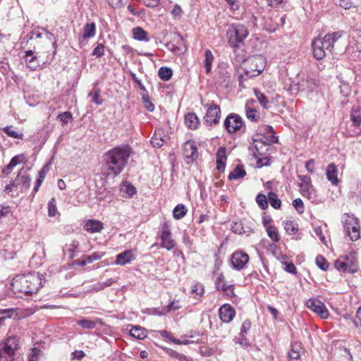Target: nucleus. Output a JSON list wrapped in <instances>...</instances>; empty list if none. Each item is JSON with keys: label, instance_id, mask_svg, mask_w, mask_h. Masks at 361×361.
I'll return each instance as SVG.
<instances>
[{"label": "nucleus", "instance_id": "1", "mask_svg": "<svg viewBox=\"0 0 361 361\" xmlns=\"http://www.w3.org/2000/svg\"><path fill=\"white\" fill-rule=\"evenodd\" d=\"M133 154L129 145L123 144L116 146L103 155L102 173L106 177L115 178L121 174L127 166Z\"/></svg>", "mask_w": 361, "mask_h": 361}, {"label": "nucleus", "instance_id": "2", "mask_svg": "<svg viewBox=\"0 0 361 361\" xmlns=\"http://www.w3.org/2000/svg\"><path fill=\"white\" fill-rule=\"evenodd\" d=\"M249 35L247 27L241 23H233L228 25L226 30V37L229 46L233 49L238 62L245 61L244 51V42Z\"/></svg>", "mask_w": 361, "mask_h": 361}, {"label": "nucleus", "instance_id": "3", "mask_svg": "<svg viewBox=\"0 0 361 361\" xmlns=\"http://www.w3.org/2000/svg\"><path fill=\"white\" fill-rule=\"evenodd\" d=\"M13 290L27 295L36 293L42 287L41 278L39 275L31 274L16 279L12 283Z\"/></svg>", "mask_w": 361, "mask_h": 361}, {"label": "nucleus", "instance_id": "4", "mask_svg": "<svg viewBox=\"0 0 361 361\" xmlns=\"http://www.w3.org/2000/svg\"><path fill=\"white\" fill-rule=\"evenodd\" d=\"M271 143L273 142L262 137L253 139L252 152L254 157L257 159V164L259 168L269 164L268 151Z\"/></svg>", "mask_w": 361, "mask_h": 361}, {"label": "nucleus", "instance_id": "5", "mask_svg": "<svg viewBox=\"0 0 361 361\" xmlns=\"http://www.w3.org/2000/svg\"><path fill=\"white\" fill-rule=\"evenodd\" d=\"M250 62V70L245 69L243 74L238 75L239 86L245 87V80L259 75L264 69L265 59L262 56H255L249 59Z\"/></svg>", "mask_w": 361, "mask_h": 361}, {"label": "nucleus", "instance_id": "6", "mask_svg": "<svg viewBox=\"0 0 361 361\" xmlns=\"http://www.w3.org/2000/svg\"><path fill=\"white\" fill-rule=\"evenodd\" d=\"M18 348L17 336H8L0 343V361H14L16 351Z\"/></svg>", "mask_w": 361, "mask_h": 361}, {"label": "nucleus", "instance_id": "7", "mask_svg": "<svg viewBox=\"0 0 361 361\" xmlns=\"http://www.w3.org/2000/svg\"><path fill=\"white\" fill-rule=\"evenodd\" d=\"M343 227L345 233L352 241H356L360 238V227L357 218L348 216L345 221Z\"/></svg>", "mask_w": 361, "mask_h": 361}, {"label": "nucleus", "instance_id": "8", "mask_svg": "<svg viewBox=\"0 0 361 361\" xmlns=\"http://www.w3.org/2000/svg\"><path fill=\"white\" fill-rule=\"evenodd\" d=\"M243 125L244 121L242 117L234 113L228 115L224 122L225 129L230 134L240 130Z\"/></svg>", "mask_w": 361, "mask_h": 361}, {"label": "nucleus", "instance_id": "9", "mask_svg": "<svg viewBox=\"0 0 361 361\" xmlns=\"http://www.w3.org/2000/svg\"><path fill=\"white\" fill-rule=\"evenodd\" d=\"M161 232L160 245L167 250H171L175 247L176 242L172 238V233L170 231V224L169 221H164L162 224Z\"/></svg>", "mask_w": 361, "mask_h": 361}, {"label": "nucleus", "instance_id": "10", "mask_svg": "<svg viewBox=\"0 0 361 361\" xmlns=\"http://www.w3.org/2000/svg\"><path fill=\"white\" fill-rule=\"evenodd\" d=\"M307 308L318 314L322 319H326L329 314L324 302L316 298H310L307 300Z\"/></svg>", "mask_w": 361, "mask_h": 361}, {"label": "nucleus", "instance_id": "11", "mask_svg": "<svg viewBox=\"0 0 361 361\" xmlns=\"http://www.w3.org/2000/svg\"><path fill=\"white\" fill-rule=\"evenodd\" d=\"M221 118L220 106L212 102L208 107L207 113L204 117V122L208 126L216 125L219 123Z\"/></svg>", "mask_w": 361, "mask_h": 361}, {"label": "nucleus", "instance_id": "12", "mask_svg": "<svg viewBox=\"0 0 361 361\" xmlns=\"http://www.w3.org/2000/svg\"><path fill=\"white\" fill-rule=\"evenodd\" d=\"M183 153L187 164L192 163L198 157L197 148L195 142L188 140L183 145Z\"/></svg>", "mask_w": 361, "mask_h": 361}, {"label": "nucleus", "instance_id": "13", "mask_svg": "<svg viewBox=\"0 0 361 361\" xmlns=\"http://www.w3.org/2000/svg\"><path fill=\"white\" fill-rule=\"evenodd\" d=\"M286 23V16H274L273 18H268L264 23V28L269 32H274L281 27H283Z\"/></svg>", "mask_w": 361, "mask_h": 361}, {"label": "nucleus", "instance_id": "14", "mask_svg": "<svg viewBox=\"0 0 361 361\" xmlns=\"http://www.w3.org/2000/svg\"><path fill=\"white\" fill-rule=\"evenodd\" d=\"M31 178L22 169L18 173L16 179L6 187V190L11 191L13 188L22 185L25 188L30 186Z\"/></svg>", "mask_w": 361, "mask_h": 361}, {"label": "nucleus", "instance_id": "15", "mask_svg": "<svg viewBox=\"0 0 361 361\" xmlns=\"http://www.w3.org/2000/svg\"><path fill=\"white\" fill-rule=\"evenodd\" d=\"M298 90L307 93L314 92L319 87V81L310 75H307L298 83Z\"/></svg>", "mask_w": 361, "mask_h": 361}, {"label": "nucleus", "instance_id": "16", "mask_svg": "<svg viewBox=\"0 0 361 361\" xmlns=\"http://www.w3.org/2000/svg\"><path fill=\"white\" fill-rule=\"evenodd\" d=\"M249 262V256L246 252H235L231 256V264L233 269L241 270Z\"/></svg>", "mask_w": 361, "mask_h": 361}, {"label": "nucleus", "instance_id": "17", "mask_svg": "<svg viewBox=\"0 0 361 361\" xmlns=\"http://www.w3.org/2000/svg\"><path fill=\"white\" fill-rule=\"evenodd\" d=\"M259 135L262 136L264 140H267L269 142H272L273 143H278L279 138L275 135V132L271 126L269 125H262L258 128Z\"/></svg>", "mask_w": 361, "mask_h": 361}, {"label": "nucleus", "instance_id": "18", "mask_svg": "<svg viewBox=\"0 0 361 361\" xmlns=\"http://www.w3.org/2000/svg\"><path fill=\"white\" fill-rule=\"evenodd\" d=\"M219 317L223 322L229 323L235 315V309L229 304H224L219 309Z\"/></svg>", "mask_w": 361, "mask_h": 361}, {"label": "nucleus", "instance_id": "19", "mask_svg": "<svg viewBox=\"0 0 361 361\" xmlns=\"http://www.w3.org/2000/svg\"><path fill=\"white\" fill-rule=\"evenodd\" d=\"M324 43L322 38H316L312 42L313 56L318 61L322 60L326 56Z\"/></svg>", "mask_w": 361, "mask_h": 361}, {"label": "nucleus", "instance_id": "20", "mask_svg": "<svg viewBox=\"0 0 361 361\" xmlns=\"http://www.w3.org/2000/svg\"><path fill=\"white\" fill-rule=\"evenodd\" d=\"M227 160L226 148L220 147L216 152V169L219 171H224Z\"/></svg>", "mask_w": 361, "mask_h": 361}, {"label": "nucleus", "instance_id": "21", "mask_svg": "<svg viewBox=\"0 0 361 361\" xmlns=\"http://www.w3.org/2000/svg\"><path fill=\"white\" fill-rule=\"evenodd\" d=\"M254 102H255L252 99L247 101V102L245 104V114H246V117L250 121H251L252 122H257L259 119L260 116H259V112L257 109H252L251 107V104H252Z\"/></svg>", "mask_w": 361, "mask_h": 361}, {"label": "nucleus", "instance_id": "22", "mask_svg": "<svg viewBox=\"0 0 361 361\" xmlns=\"http://www.w3.org/2000/svg\"><path fill=\"white\" fill-rule=\"evenodd\" d=\"M135 259L134 255L131 250H126L116 256L115 263L123 266L126 264L130 263Z\"/></svg>", "mask_w": 361, "mask_h": 361}, {"label": "nucleus", "instance_id": "23", "mask_svg": "<svg viewBox=\"0 0 361 361\" xmlns=\"http://www.w3.org/2000/svg\"><path fill=\"white\" fill-rule=\"evenodd\" d=\"M337 174V166L334 163L329 164L326 170V176L328 180L330 181L334 185H337L338 183Z\"/></svg>", "mask_w": 361, "mask_h": 361}, {"label": "nucleus", "instance_id": "24", "mask_svg": "<svg viewBox=\"0 0 361 361\" xmlns=\"http://www.w3.org/2000/svg\"><path fill=\"white\" fill-rule=\"evenodd\" d=\"M300 192L303 197L307 198L314 204H319L322 202V201L318 199L317 192L314 188V186L300 189Z\"/></svg>", "mask_w": 361, "mask_h": 361}, {"label": "nucleus", "instance_id": "25", "mask_svg": "<svg viewBox=\"0 0 361 361\" xmlns=\"http://www.w3.org/2000/svg\"><path fill=\"white\" fill-rule=\"evenodd\" d=\"M84 228L87 231L93 233L101 231L104 226L100 221L90 219L85 223Z\"/></svg>", "mask_w": 361, "mask_h": 361}, {"label": "nucleus", "instance_id": "26", "mask_svg": "<svg viewBox=\"0 0 361 361\" xmlns=\"http://www.w3.org/2000/svg\"><path fill=\"white\" fill-rule=\"evenodd\" d=\"M214 61V56L211 50H205L204 57L203 60V66L205 69L206 74H210L212 73V68Z\"/></svg>", "mask_w": 361, "mask_h": 361}, {"label": "nucleus", "instance_id": "27", "mask_svg": "<svg viewBox=\"0 0 361 361\" xmlns=\"http://www.w3.org/2000/svg\"><path fill=\"white\" fill-rule=\"evenodd\" d=\"M185 123L189 128L195 130L198 128L200 121L195 113L190 112L185 116Z\"/></svg>", "mask_w": 361, "mask_h": 361}, {"label": "nucleus", "instance_id": "28", "mask_svg": "<svg viewBox=\"0 0 361 361\" xmlns=\"http://www.w3.org/2000/svg\"><path fill=\"white\" fill-rule=\"evenodd\" d=\"M130 335L138 340H143L147 336V332L145 329L138 326H130L129 330Z\"/></svg>", "mask_w": 361, "mask_h": 361}, {"label": "nucleus", "instance_id": "29", "mask_svg": "<svg viewBox=\"0 0 361 361\" xmlns=\"http://www.w3.org/2000/svg\"><path fill=\"white\" fill-rule=\"evenodd\" d=\"M183 42V38L179 33H176L173 42L166 44V47L171 51L176 52L180 50V46Z\"/></svg>", "mask_w": 361, "mask_h": 361}, {"label": "nucleus", "instance_id": "30", "mask_svg": "<svg viewBox=\"0 0 361 361\" xmlns=\"http://www.w3.org/2000/svg\"><path fill=\"white\" fill-rule=\"evenodd\" d=\"M246 171L243 165L238 164L235 168L230 173L228 178L229 180H237L245 177Z\"/></svg>", "mask_w": 361, "mask_h": 361}, {"label": "nucleus", "instance_id": "31", "mask_svg": "<svg viewBox=\"0 0 361 361\" xmlns=\"http://www.w3.org/2000/svg\"><path fill=\"white\" fill-rule=\"evenodd\" d=\"M133 38L141 42H149L148 33L142 27H136L133 29Z\"/></svg>", "mask_w": 361, "mask_h": 361}, {"label": "nucleus", "instance_id": "32", "mask_svg": "<svg viewBox=\"0 0 361 361\" xmlns=\"http://www.w3.org/2000/svg\"><path fill=\"white\" fill-rule=\"evenodd\" d=\"M342 32H334L324 35L322 38L324 43H329V47H334L335 42L341 37Z\"/></svg>", "mask_w": 361, "mask_h": 361}, {"label": "nucleus", "instance_id": "33", "mask_svg": "<svg viewBox=\"0 0 361 361\" xmlns=\"http://www.w3.org/2000/svg\"><path fill=\"white\" fill-rule=\"evenodd\" d=\"M334 267L338 271L343 273L353 274V269H350L346 262L341 259H336L334 262Z\"/></svg>", "mask_w": 361, "mask_h": 361}, {"label": "nucleus", "instance_id": "34", "mask_svg": "<svg viewBox=\"0 0 361 361\" xmlns=\"http://www.w3.org/2000/svg\"><path fill=\"white\" fill-rule=\"evenodd\" d=\"M180 307H181V306L180 305L178 300H173L171 302H169L168 305H166V307H164L161 309V312L159 313V316L165 315L171 311L178 310Z\"/></svg>", "mask_w": 361, "mask_h": 361}, {"label": "nucleus", "instance_id": "35", "mask_svg": "<svg viewBox=\"0 0 361 361\" xmlns=\"http://www.w3.org/2000/svg\"><path fill=\"white\" fill-rule=\"evenodd\" d=\"M173 75L172 69L168 67L162 66L159 69L158 75L163 81L169 80Z\"/></svg>", "mask_w": 361, "mask_h": 361}, {"label": "nucleus", "instance_id": "36", "mask_svg": "<svg viewBox=\"0 0 361 361\" xmlns=\"http://www.w3.org/2000/svg\"><path fill=\"white\" fill-rule=\"evenodd\" d=\"M96 26L94 23H87L83 29L82 39H87L94 36Z\"/></svg>", "mask_w": 361, "mask_h": 361}, {"label": "nucleus", "instance_id": "37", "mask_svg": "<svg viewBox=\"0 0 361 361\" xmlns=\"http://www.w3.org/2000/svg\"><path fill=\"white\" fill-rule=\"evenodd\" d=\"M254 93L255 97H257L259 103L264 109H268L269 108V99L265 96L264 93H262L260 90L257 89L254 90Z\"/></svg>", "mask_w": 361, "mask_h": 361}, {"label": "nucleus", "instance_id": "38", "mask_svg": "<svg viewBox=\"0 0 361 361\" xmlns=\"http://www.w3.org/2000/svg\"><path fill=\"white\" fill-rule=\"evenodd\" d=\"M300 346L299 344H293L292 345L290 351L288 353V357L290 361H301L300 360V354L299 350Z\"/></svg>", "mask_w": 361, "mask_h": 361}, {"label": "nucleus", "instance_id": "39", "mask_svg": "<svg viewBox=\"0 0 361 361\" xmlns=\"http://www.w3.org/2000/svg\"><path fill=\"white\" fill-rule=\"evenodd\" d=\"M220 70L218 72V78L219 81L222 83H229L231 73L227 70L226 68H223V66L219 68Z\"/></svg>", "mask_w": 361, "mask_h": 361}, {"label": "nucleus", "instance_id": "40", "mask_svg": "<svg viewBox=\"0 0 361 361\" xmlns=\"http://www.w3.org/2000/svg\"><path fill=\"white\" fill-rule=\"evenodd\" d=\"M187 209L185 205L179 204L176 205L173 209V215L174 219H180L185 216L187 213Z\"/></svg>", "mask_w": 361, "mask_h": 361}, {"label": "nucleus", "instance_id": "41", "mask_svg": "<svg viewBox=\"0 0 361 361\" xmlns=\"http://www.w3.org/2000/svg\"><path fill=\"white\" fill-rule=\"evenodd\" d=\"M268 200L272 207L279 209L281 207V201L279 199L277 195L274 192L268 193Z\"/></svg>", "mask_w": 361, "mask_h": 361}, {"label": "nucleus", "instance_id": "42", "mask_svg": "<svg viewBox=\"0 0 361 361\" xmlns=\"http://www.w3.org/2000/svg\"><path fill=\"white\" fill-rule=\"evenodd\" d=\"M3 131L9 137L16 139H23V134L15 130L11 126L4 127Z\"/></svg>", "mask_w": 361, "mask_h": 361}, {"label": "nucleus", "instance_id": "43", "mask_svg": "<svg viewBox=\"0 0 361 361\" xmlns=\"http://www.w3.org/2000/svg\"><path fill=\"white\" fill-rule=\"evenodd\" d=\"M142 102L145 106V107L149 111L152 112L154 110V105L151 102L150 97L148 94L147 92L142 94Z\"/></svg>", "mask_w": 361, "mask_h": 361}, {"label": "nucleus", "instance_id": "44", "mask_svg": "<svg viewBox=\"0 0 361 361\" xmlns=\"http://www.w3.org/2000/svg\"><path fill=\"white\" fill-rule=\"evenodd\" d=\"M231 231L236 234L249 235V231L243 230V221L234 222L231 226Z\"/></svg>", "mask_w": 361, "mask_h": 361}, {"label": "nucleus", "instance_id": "45", "mask_svg": "<svg viewBox=\"0 0 361 361\" xmlns=\"http://www.w3.org/2000/svg\"><path fill=\"white\" fill-rule=\"evenodd\" d=\"M298 178L301 181L298 185L300 190L305 188L312 187L311 178L308 176L298 175Z\"/></svg>", "mask_w": 361, "mask_h": 361}, {"label": "nucleus", "instance_id": "46", "mask_svg": "<svg viewBox=\"0 0 361 361\" xmlns=\"http://www.w3.org/2000/svg\"><path fill=\"white\" fill-rule=\"evenodd\" d=\"M76 324L86 329H93L96 327V323L87 319H82L76 322Z\"/></svg>", "mask_w": 361, "mask_h": 361}, {"label": "nucleus", "instance_id": "47", "mask_svg": "<svg viewBox=\"0 0 361 361\" xmlns=\"http://www.w3.org/2000/svg\"><path fill=\"white\" fill-rule=\"evenodd\" d=\"M165 350L170 357L177 359L179 361H189L188 357L185 355L180 353L173 349L166 348Z\"/></svg>", "mask_w": 361, "mask_h": 361}, {"label": "nucleus", "instance_id": "48", "mask_svg": "<svg viewBox=\"0 0 361 361\" xmlns=\"http://www.w3.org/2000/svg\"><path fill=\"white\" fill-rule=\"evenodd\" d=\"M315 262L317 266L322 271H326L329 269V263L327 260L321 255L316 257Z\"/></svg>", "mask_w": 361, "mask_h": 361}, {"label": "nucleus", "instance_id": "49", "mask_svg": "<svg viewBox=\"0 0 361 361\" xmlns=\"http://www.w3.org/2000/svg\"><path fill=\"white\" fill-rule=\"evenodd\" d=\"M283 225L286 231L290 235L295 234L298 230V224L293 221H287L286 222H283Z\"/></svg>", "mask_w": 361, "mask_h": 361}, {"label": "nucleus", "instance_id": "50", "mask_svg": "<svg viewBox=\"0 0 361 361\" xmlns=\"http://www.w3.org/2000/svg\"><path fill=\"white\" fill-rule=\"evenodd\" d=\"M268 236L274 242H279L280 240L279 235L276 228L274 226H269L266 228Z\"/></svg>", "mask_w": 361, "mask_h": 361}, {"label": "nucleus", "instance_id": "51", "mask_svg": "<svg viewBox=\"0 0 361 361\" xmlns=\"http://www.w3.org/2000/svg\"><path fill=\"white\" fill-rule=\"evenodd\" d=\"M267 198L265 195L259 193L256 197V202L262 209H266L268 207Z\"/></svg>", "mask_w": 361, "mask_h": 361}, {"label": "nucleus", "instance_id": "52", "mask_svg": "<svg viewBox=\"0 0 361 361\" xmlns=\"http://www.w3.org/2000/svg\"><path fill=\"white\" fill-rule=\"evenodd\" d=\"M121 190L126 194L128 197H132L136 193V188L130 183L125 184L122 186Z\"/></svg>", "mask_w": 361, "mask_h": 361}, {"label": "nucleus", "instance_id": "53", "mask_svg": "<svg viewBox=\"0 0 361 361\" xmlns=\"http://www.w3.org/2000/svg\"><path fill=\"white\" fill-rule=\"evenodd\" d=\"M57 213L56 203L54 198H51L48 202V215L55 216Z\"/></svg>", "mask_w": 361, "mask_h": 361}, {"label": "nucleus", "instance_id": "54", "mask_svg": "<svg viewBox=\"0 0 361 361\" xmlns=\"http://www.w3.org/2000/svg\"><path fill=\"white\" fill-rule=\"evenodd\" d=\"M58 118L60 120L63 125H65L72 121L73 116L70 111H65L63 113L59 114Z\"/></svg>", "mask_w": 361, "mask_h": 361}, {"label": "nucleus", "instance_id": "55", "mask_svg": "<svg viewBox=\"0 0 361 361\" xmlns=\"http://www.w3.org/2000/svg\"><path fill=\"white\" fill-rule=\"evenodd\" d=\"M150 142L153 147L158 148L163 146L164 143V139L156 133L152 137Z\"/></svg>", "mask_w": 361, "mask_h": 361}, {"label": "nucleus", "instance_id": "56", "mask_svg": "<svg viewBox=\"0 0 361 361\" xmlns=\"http://www.w3.org/2000/svg\"><path fill=\"white\" fill-rule=\"evenodd\" d=\"M350 120L355 126L360 127L361 126V115L357 111L353 110Z\"/></svg>", "mask_w": 361, "mask_h": 361}, {"label": "nucleus", "instance_id": "57", "mask_svg": "<svg viewBox=\"0 0 361 361\" xmlns=\"http://www.w3.org/2000/svg\"><path fill=\"white\" fill-rule=\"evenodd\" d=\"M233 341L235 343H238L241 346L247 347L250 345V343L247 339L245 335L241 336V334H239L238 336H236Z\"/></svg>", "mask_w": 361, "mask_h": 361}, {"label": "nucleus", "instance_id": "58", "mask_svg": "<svg viewBox=\"0 0 361 361\" xmlns=\"http://www.w3.org/2000/svg\"><path fill=\"white\" fill-rule=\"evenodd\" d=\"M293 206L299 214H302L305 211L304 204L300 198L295 199L293 201Z\"/></svg>", "mask_w": 361, "mask_h": 361}, {"label": "nucleus", "instance_id": "59", "mask_svg": "<svg viewBox=\"0 0 361 361\" xmlns=\"http://www.w3.org/2000/svg\"><path fill=\"white\" fill-rule=\"evenodd\" d=\"M100 90H97L94 92L89 93L88 96L92 97V101L97 105H101L103 103V100L99 97Z\"/></svg>", "mask_w": 361, "mask_h": 361}, {"label": "nucleus", "instance_id": "60", "mask_svg": "<svg viewBox=\"0 0 361 361\" xmlns=\"http://www.w3.org/2000/svg\"><path fill=\"white\" fill-rule=\"evenodd\" d=\"M104 45L102 43H99L97 46L94 49L92 55L96 58H101L104 55Z\"/></svg>", "mask_w": 361, "mask_h": 361}, {"label": "nucleus", "instance_id": "61", "mask_svg": "<svg viewBox=\"0 0 361 361\" xmlns=\"http://www.w3.org/2000/svg\"><path fill=\"white\" fill-rule=\"evenodd\" d=\"M54 159V157H51V159H50V161L47 164H45L42 169L41 170L39 171L38 173V176L42 179H44L47 173H48V171H49V165L51 164L52 163V160Z\"/></svg>", "mask_w": 361, "mask_h": 361}, {"label": "nucleus", "instance_id": "62", "mask_svg": "<svg viewBox=\"0 0 361 361\" xmlns=\"http://www.w3.org/2000/svg\"><path fill=\"white\" fill-rule=\"evenodd\" d=\"M346 263L350 269H353V274L357 271L358 260L354 255H351V257H350V259Z\"/></svg>", "mask_w": 361, "mask_h": 361}, {"label": "nucleus", "instance_id": "63", "mask_svg": "<svg viewBox=\"0 0 361 361\" xmlns=\"http://www.w3.org/2000/svg\"><path fill=\"white\" fill-rule=\"evenodd\" d=\"M103 255L104 254L99 255L98 252H93L90 255H85L84 258L86 259V262H87V264H90L95 260L100 259Z\"/></svg>", "mask_w": 361, "mask_h": 361}, {"label": "nucleus", "instance_id": "64", "mask_svg": "<svg viewBox=\"0 0 361 361\" xmlns=\"http://www.w3.org/2000/svg\"><path fill=\"white\" fill-rule=\"evenodd\" d=\"M25 158L23 154L16 155L10 161L11 166H16L18 164L23 162L25 161Z\"/></svg>", "mask_w": 361, "mask_h": 361}]
</instances>
